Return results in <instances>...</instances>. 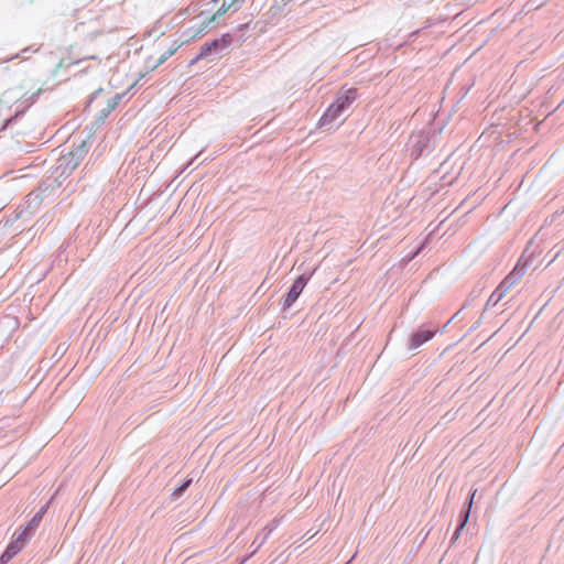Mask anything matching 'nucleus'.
<instances>
[{
	"label": "nucleus",
	"instance_id": "obj_1",
	"mask_svg": "<svg viewBox=\"0 0 564 564\" xmlns=\"http://www.w3.org/2000/svg\"><path fill=\"white\" fill-rule=\"evenodd\" d=\"M40 94L31 78L24 79L4 90L0 97V126L6 127L13 118L22 113Z\"/></svg>",
	"mask_w": 564,
	"mask_h": 564
},
{
	"label": "nucleus",
	"instance_id": "obj_2",
	"mask_svg": "<svg viewBox=\"0 0 564 564\" xmlns=\"http://www.w3.org/2000/svg\"><path fill=\"white\" fill-rule=\"evenodd\" d=\"M356 96V89L354 88L340 90L335 100L333 101V104L329 105V107L321 117L318 124L321 127H326L332 123H341L343 120L340 119V117L343 112L355 101Z\"/></svg>",
	"mask_w": 564,
	"mask_h": 564
},
{
	"label": "nucleus",
	"instance_id": "obj_3",
	"mask_svg": "<svg viewBox=\"0 0 564 564\" xmlns=\"http://www.w3.org/2000/svg\"><path fill=\"white\" fill-rule=\"evenodd\" d=\"M529 268V263L522 257L513 270L502 280V282L497 286V289L491 293L487 301V306L497 305L505 294L510 290L527 272Z\"/></svg>",
	"mask_w": 564,
	"mask_h": 564
},
{
	"label": "nucleus",
	"instance_id": "obj_4",
	"mask_svg": "<svg viewBox=\"0 0 564 564\" xmlns=\"http://www.w3.org/2000/svg\"><path fill=\"white\" fill-rule=\"evenodd\" d=\"M86 153L87 145L86 142L83 141L80 144L73 147L70 151L59 158L56 171H59L61 176H68L78 166Z\"/></svg>",
	"mask_w": 564,
	"mask_h": 564
},
{
	"label": "nucleus",
	"instance_id": "obj_5",
	"mask_svg": "<svg viewBox=\"0 0 564 564\" xmlns=\"http://www.w3.org/2000/svg\"><path fill=\"white\" fill-rule=\"evenodd\" d=\"M231 43V37L228 34L223 35L219 39H215L204 46H202L199 54L192 61V64L200 58H205L208 56L219 57L229 47Z\"/></svg>",
	"mask_w": 564,
	"mask_h": 564
},
{
	"label": "nucleus",
	"instance_id": "obj_6",
	"mask_svg": "<svg viewBox=\"0 0 564 564\" xmlns=\"http://www.w3.org/2000/svg\"><path fill=\"white\" fill-rule=\"evenodd\" d=\"M430 133L425 131L413 132L409 139L411 155L417 158L427 149Z\"/></svg>",
	"mask_w": 564,
	"mask_h": 564
},
{
	"label": "nucleus",
	"instance_id": "obj_7",
	"mask_svg": "<svg viewBox=\"0 0 564 564\" xmlns=\"http://www.w3.org/2000/svg\"><path fill=\"white\" fill-rule=\"evenodd\" d=\"M312 273L308 275L301 274L299 275L295 281L293 282L292 286L290 288L283 307H290L300 296L302 291L304 290L305 285L307 284Z\"/></svg>",
	"mask_w": 564,
	"mask_h": 564
},
{
	"label": "nucleus",
	"instance_id": "obj_8",
	"mask_svg": "<svg viewBox=\"0 0 564 564\" xmlns=\"http://www.w3.org/2000/svg\"><path fill=\"white\" fill-rule=\"evenodd\" d=\"M434 335L435 330L420 327L416 332L412 334L409 349L415 350L420 348L422 345L431 340L434 337Z\"/></svg>",
	"mask_w": 564,
	"mask_h": 564
},
{
	"label": "nucleus",
	"instance_id": "obj_9",
	"mask_svg": "<svg viewBox=\"0 0 564 564\" xmlns=\"http://www.w3.org/2000/svg\"><path fill=\"white\" fill-rule=\"evenodd\" d=\"M215 4L219 3V7L213 13L209 21H215L217 17H221L228 11H237L243 3V0H212Z\"/></svg>",
	"mask_w": 564,
	"mask_h": 564
},
{
	"label": "nucleus",
	"instance_id": "obj_10",
	"mask_svg": "<svg viewBox=\"0 0 564 564\" xmlns=\"http://www.w3.org/2000/svg\"><path fill=\"white\" fill-rule=\"evenodd\" d=\"M29 529L28 527H21L14 534H13V541L20 542L21 545H25V542L29 539Z\"/></svg>",
	"mask_w": 564,
	"mask_h": 564
},
{
	"label": "nucleus",
	"instance_id": "obj_11",
	"mask_svg": "<svg viewBox=\"0 0 564 564\" xmlns=\"http://www.w3.org/2000/svg\"><path fill=\"white\" fill-rule=\"evenodd\" d=\"M24 546L20 544V542L11 541V543L6 549L4 553L10 557H14Z\"/></svg>",
	"mask_w": 564,
	"mask_h": 564
},
{
	"label": "nucleus",
	"instance_id": "obj_12",
	"mask_svg": "<svg viewBox=\"0 0 564 564\" xmlns=\"http://www.w3.org/2000/svg\"><path fill=\"white\" fill-rule=\"evenodd\" d=\"M24 546L20 544V542L11 541V543L6 549L4 553L10 557H14Z\"/></svg>",
	"mask_w": 564,
	"mask_h": 564
},
{
	"label": "nucleus",
	"instance_id": "obj_13",
	"mask_svg": "<svg viewBox=\"0 0 564 564\" xmlns=\"http://www.w3.org/2000/svg\"><path fill=\"white\" fill-rule=\"evenodd\" d=\"M24 546L20 544V542L11 541V543L6 549L4 553L10 557H14Z\"/></svg>",
	"mask_w": 564,
	"mask_h": 564
},
{
	"label": "nucleus",
	"instance_id": "obj_14",
	"mask_svg": "<svg viewBox=\"0 0 564 564\" xmlns=\"http://www.w3.org/2000/svg\"><path fill=\"white\" fill-rule=\"evenodd\" d=\"M193 479L189 478V479H186L184 481H182L181 485H178L172 492V497L174 498H178L188 487L189 485L192 484Z\"/></svg>",
	"mask_w": 564,
	"mask_h": 564
},
{
	"label": "nucleus",
	"instance_id": "obj_15",
	"mask_svg": "<svg viewBox=\"0 0 564 564\" xmlns=\"http://www.w3.org/2000/svg\"><path fill=\"white\" fill-rule=\"evenodd\" d=\"M120 99H121V95H116L111 100H109L108 107L102 113V119L106 118L108 116V113L116 108V106L119 104Z\"/></svg>",
	"mask_w": 564,
	"mask_h": 564
},
{
	"label": "nucleus",
	"instance_id": "obj_16",
	"mask_svg": "<svg viewBox=\"0 0 564 564\" xmlns=\"http://www.w3.org/2000/svg\"><path fill=\"white\" fill-rule=\"evenodd\" d=\"M468 518H469V509H467L464 513V518H463V521L462 523L457 527L455 533H454V539H457L462 532V530L464 529V527L466 525L467 521H468Z\"/></svg>",
	"mask_w": 564,
	"mask_h": 564
},
{
	"label": "nucleus",
	"instance_id": "obj_17",
	"mask_svg": "<svg viewBox=\"0 0 564 564\" xmlns=\"http://www.w3.org/2000/svg\"><path fill=\"white\" fill-rule=\"evenodd\" d=\"M175 50L174 48H170L167 52H165L164 54H162L160 56V58L158 59V62L153 65V69L156 68L158 66H160L161 64H163L170 56H172L174 54Z\"/></svg>",
	"mask_w": 564,
	"mask_h": 564
},
{
	"label": "nucleus",
	"instance_id": "obj_18",
	"mask_svg": "<svg viewBox=\"0 0 564 564\" xmlns=\"http://www.w3.org/2000/svg\"><path fill=\"white\" fill-rule=\"evenodd\" d=\"M41 520V514H34L25 527H28L29 530H33L39 525Z\"/></svg>",
	"mask_w": 564,
	"mask_h": 564
},
{
	"label": "nucleus",
	"instance_id": "obj_19",
	"mask_svg": "<svg viewBox=\"0 0 564 564\" xmlns=\"http://www.w3.org/2000/svg\"><path fill=\"white\" fill-rule=\"evenodd\" d=\"M476 492H477V490L475 489V490H473V491H471V494H470V498H469V502H468V507H467V509H469V510H470V509H471V507H473L474 498H475V496H476Z\"/></svg>",
	"mask_w": 564,
	"mask_h": 564
},
{
	"label": "nucleus",
	"instance_id": "obj_20",
	"mask_svg": "<svg viewBox=\"0 0 564 564\" xmlns=\"http://www.w3.org/2000/svg\"><path fill=\"white\" fill-rule=\"evenodd\" d=\"M11 558L3 552L0 556V564H7Z\"/></svg>",
	"mask_w": 564,
	"mask_h": 564
},
{
	"label": "nucleus",
	"instance_id": "obj_21",
	"mask_svg": "<svg viewBox=\"0 0 564 564\" xmlns=\"http://www.w3.org/2000/svg\"><path fill=\"white\" fill-rule=\"evenodd\" d=\"M47 510V505L43 506L35 514H41V519Z\"/></svg>",
	"mask_w": 564,
	"mask_h": 564
},
{
	"label": "nucleus",
	"instance_id": "obj_22",
	"mask_svg": "<svg viewBox=\"0 0 564 564\" xmlns=\"http://www.w3.org/2000/svg\"><path fill=\"white\" fill-rule=\"evenodd\" d=\"M267 536H268V535H265L264 538H262V540L258 543L257 549H258V547H260V546L264 543V541H265Z\"/></svg>",
	"mask_w": 564,
	"mask_h": 564
},
{
	"label": "nucleus",
	"instance_id": "obj_23",
	"mask_svg": "<svg viewBox=\"0 0 564 564\" xmlns=\"http://www.w3.org/2000/svg\"><path fill=\"white\" fill-rule=\"evenodd\" d=\"M355 557H356V553H355V554L350 557V560H349L347 563H345V564H350V563H351V561H352Z\"/></svg>",
	"mask_w": 564,
	"mask_h": 564
}]
</instances>
